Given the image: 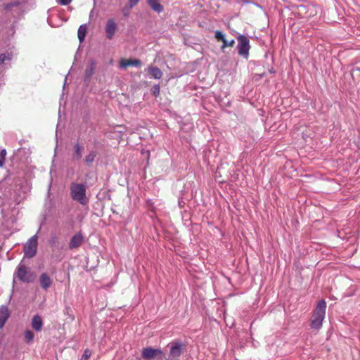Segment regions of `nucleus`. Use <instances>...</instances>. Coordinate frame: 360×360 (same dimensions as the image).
Instances as JSON below:
<instances>
[{
  "label": "nucleus",
  "mask_w": 360,
  "mask_h": 360,
  "mask_svg": "<svg viewBox=\"0 0 360 360\" xmlns=\"http://www.w3.org/2000/svg\"><path fill=\"white\" fill-rule=\"evenodd\" d=\"M71 198L79 202L81 205H86L88 202L86 198V187L83 184L72 183L70 187Z\"/></svg>",
  "instance_id": "nucleus-1"
},
{
  "label": "nucleus",
  "mask_w": 360,
  "mask_h": 360,
  "mask_svg": "<svg viewBox=\"0 0 360 360\" xmlns=\"http://www.w3.org/2000/svg\"><path fill=\"white\" fill-rule=\"evenodd\" d=\"M326 302L324 300L319 301L314 310L311 326L313 328L319 329L322 326V322L325 318Z\"/></svg>",
  "instance_id": "nucleus-2"
},
{
  "label": "nucleus",
  "mask_w": 360,
  "mask_h": 360,
  "mask_svg": "<svg viewBox=\"0 0 360 360\" xmlns=\"http://www.w3.org/2000/svg\"><path fill=\"white\" fill-rule=\"evenodd\" d=\"M16 278L23 283H30L33 280V274L30 268L27 267L22 262H20L13 274V283Z\"/></svg>",
  "instance_id": "nucleus-3"
},
{
  "label": "nucleus",
  "mask_w": 360,
  "mask_h": 360,
  "mask_svg": "<svg viewBox=\"0 0 360 360\" xmlns=\"http://www.w3.org/2000/svg\"><path fill=\"white\" fill-rule=\"evenodd\" d=\"M38 245L37 235L32 236L24 246V255L27 258H32L36 255Z\"/></svg>",
  "instance_id": "nucleus-4"
},
{
  "label": "nucleus",
  "mask_w": 360,
  "mask_h": 360,
  "mask_svg": "<svg viewBox=\"0 0 360 360\" xmlns=\"http://www.w3.org/2000/svg\"><path fill=\"white\" fill-rule=\"evenodd\" d=\"M142 356L146 360H163L165 357L164 354L161 349H153L152 347L143 348L142 350Z\"/></svg>",
  "instance_id": "nucleus-5"
},
{
  "label": "nucleus",
  "mask_w": 360,
  "mask_h": 360,
  "mask_svg": "<svg viewBox=\"0 0 360 360\" xmlns=\"http://www.w3.org/2000/svg\"><path fill=\"white\" fill-rule=\"evenodd\" d=\"M183 344L181 342L171 343L168 358L167 360L178 359L182 353Z\"/></svg>",
  "instance_id": "nucleus-6"
},
{
  "label": "nucleus",
  "mask_w": 360,
  "mask_h": 360,
  "mask_svg": "<svg viewBox=\"0 0 360 360\" xmlns=\"http://www.w3.org/2000/svg\"><path fill=\"white\" fill-rule=\"evenodd\" d=\"M238 51L241 56H247L248 55L250 44L249 39L245 35H240L238 38Z\"/></svg>",
  "instance_id": "nucleus-7"
},
{
  "label": "nucleus",
  "mask_w": 360,
  "mask_h": 360,
  "mask_svg": "<svg viewBox=\"0 0 360 360\" xmlns=\"http://www.w3.org/2000/svg\"><path fill=\"white\" fill-rule=\"evenodd\" d=\"M117 29V25L113 19L108 20L105 31L106 34V37L108 39H112L115 34V32Z\"/></svg>",
  "instance_id": "nucleus-8"
},
{
  "label": "nucleus",
  "mask_w": 360,
  "mask_h": 360,
  "mask_svg": "<svg viewBox=\"0 0 360 360\" xmlns=\"http://www.w3.org/2000/svg\"><path fill=\"white\" fill-rule=\"evenodd\" d=\"M10 316L11 312L8 307L6 305H1L0 307V329L4 326Z\"/></svg>",
  "instance_id": "nucleus-9"
},
{
  "label": "nucleus",
  "mask_w": 360,
  "mask_h": 360,
  "mask_svg": "<svg viewBox=\"0 0 360 360\" xmlns=\"http://www.w3.org/2000/svg\"><path fill=\"white\" fill-rule=\"evenodd\" d=\"M83 151L84 146L79 143H76L73 146V151L72 154V160L76 161L79 160L82 157Z\"/></svg>",
  "instance_id": "nucleus-10"
},
{
  "label": "nucleus",
  "mask_w": 360,
  "mask_h": 360,
  "mask_svg": "<svg viewBox=\"0 0 360 360\" xmlns=\"http://www.w3.org/2000/svg\"><path fill=\"white\" fill-rule=\"evenodd\" d=\"M83 241V236L81 233H76L70 239L69 243L70 249H75L81 245Z\"/></svg>",
  "instance_id": "nucleus-11"
},
{
  "label": "nucleus",
  "mask_w": 360,
  "mask_h": 360,
  "mask_svg": "<svg viewBox=\"0 0 360 360\" xmlns=\"http://www.w3.org/2000/svg\"><path fill=\"white\" fill-rule=\"evenodd\" d=\"M39 283L41 288L46 290L51 285L52 280L47 274L43 273L39 277Z\"/></svg>",
  "instance_id": "nucleus-12"
},
{
  "label": "nucleus",
  "mask_w": 360,
  "mask_h": 360,
  "mask_svg": "<svg viewBox=\"0 0 360 360\" xmlns=\"http://www.w3.org/2000/svg\"><path fill=\"white\" fill-rule=\"evenodd\" d=\"M31 326L37 332H39L42 329L43 321L39 315H35L32 319Z\"/></svg>",
  "instance_id": "nucleus-13"
},
{
  "label": "nucleus",
  "mask_w": 360,
  "mask_h": 360,
  "mask_svg": "<svg viewBox=\"0 0 360 360\" xmlns=\"http://www.w3.org/2000/svg\"><path fill=\"white\" fill-rule=\"evenodd\" d=\"M147 3L150 8L155 12L160 13L163 11V6L160 3V0H147Z\"/></svg>",
  "instance_id": "nucleus-14"
},
{
  "label": "nucleus",
  "mask_w": 360,
  "mask_h": 360,
  "mask_svg": "<svg viewBox=\"0 0 360 360\" xmlns=\"http://www.w3.org/2000/svg\"><path fill=\"white\" fill-rule=\"evenodd\" d=\"M141 64V60L138 59L135 60H125L122 59L120 62V67L121 68H126L128 66H139Z\"/></svg>",
  "instance_id": "nucleus-15"
},
{
  "label": "nucleus",
  "mask_w": 360,
  "mask_h": 360,
  "mask_svg": "<svg viewBox=\"0 0 360 360\" xmlns=\"http://www.w3.org/2000/svg\"><path fill=\"white\" fill-rule=\"evenodd\" d=\"M147 70L152 75V77L155 79H159L162 77V72L158 67L150 65L148 67Z\"/></svg>",
  "instance_id": "nucleus-16"
},
{
  "label": "nucleus",
  "mask_w": 360,
  "mask_h": 360,
  "mask_svg": "<svg viewBox=\"0 0 360 360\" xmlns=\"http://www.w3.org/2000/svg\"><path fill=\"white\" fill-rule=\"evenodd\" d=\"M96 68V62L94 60L90 61L89 65L86 67L85 70V77L86 78H90L95 72Z\"/></svg>",
  "instance_id": "nucleus-17"
},
{
  "label": "nucleus",
  "mask_w": 360,
  "mask_h": 360,
  "mask_svg": "<svg viewBox=\"0 0 360 360\" xmlns=\"http://www.w3.org/2000/svg\"><path fill=\"white\" fill-rule=\"evenodd\" d=\"M86 32L87 27L86 25H82L79 26L77 31V36L80 43L84 41Z\"/></svg>",
  "instance_id": "nucleus-18"
},
{
  "label": "nucleus",
  "mask_w": 360,
  "mask_h": 360,
  "mask_svg": "<svg viewBox=\"0 0 360 360\" xmlns=\"http://www.w3.org/2000/svg\"><path fill=\"white\" fill-rule=\"evenodd\" d=\"M97 155V153L95 150H91L86 155L84 158V162L87 165H90L95 160Z\"/></svg>",
  "instance_id": "nucleus-19"
},
{
  "label": "nucleus",
  "mask_w": 360,
  "mask_h": 360,
  "mask_svg": "<svg viewBox=\"0 0 360 360\" xmlns=\"http://www.w3.org/2000/svg\"><path fill=\"white\" fill-rule=\"evenodd\" d=\"M24 336L27 342H32L34 337L33 332L30 330H26L24 333Z\"/></svg>",
  "instance_id": "nucleus-20"
},
{
  "label": "nucleus",
  "mask_w": 360,
  "mask_h": 360,
  "mask_svg": "<svg viewBox=\"0 0 360 360\" xmlns=\"http://www.w3.org/2000/svg\"><path fill=\"white\" fill-rule=\"evenodd\" d=\"M234 44H235V41L233 39H231V41L224 39L223 41V44L221 46V51H224L226 47H232L234 45Z\"/></svg>",
  "instance_id": "nucleus-21"
},
{
  "label": "nucleus",
  "mask_w": 360,
  "mask_h": 360,
  "mask_svg": "<svg viewBox=\"0 0 360 360\" xmlns=\"http://www.w3.org/2000/svg\"><path fill=\"white\" fill-rule=\"evenodd\" d=\"M6 155V149H2L0 151V167H1L5 162V158Z\"/></svg>",
  "instance_id": "nucleus-22"
},
{
  "label": "nucleus",
  "mask_w": 360,
  "mask_h": 360,
  "mask_svg": "<svg viewBox=\"0 0 360 360\" xmlns=\"http://www.w3.org/2000/svg\"><path fill=\"white\" fill-rule=\"evenodd\" d=\"M215 38L219 41H224L226 39L224 34L219 30L215 31Z\"/></svg>",
  "instance_id": "nucleus-23"
},
{
  "label": "nucleus",
  "mask_w": 360,
  "mask_h": 360,
  "mask_svg": "<svg viewBox=\"0 0 360 360\" xmlns=\"http://www.w3.org/2000/svg\"><path fill=\"white\" fill-rule=\"evenodd\" d=\"M91 355V352L86 349L84 350L83 355L81 357V360H89Z\"/></svg>",
  "instance_id": "nucleus-24"
},
{
  "label": "nucleus",
  "mask_w": 360,
  "mask_h": 360,
  "mask_svg": "<svg viewBox=\"0 0 360 360\" xmlns=\"http://www.w3.org/2000/svg\"><path fill=\"white\" fill-rule=\"evenodd\" d=\"M11 58L9 56H6V54L3 53L0 55V65L3 64L6 60H11Z\"/></svg>",
  "instance_id": "nucleus-25"
},
{
  "label": "nucleus",
  "mask_w": 360,
  "mask_h": 360,
  "mask_svg": "<svg viewBox=\"0 0 360 360\" xmlns=\"http://www.w3.org/2000/svg\"><path fill=\"white\" fill-rule=\"evenodd\" d=\"M56 2L62 6H67L71 3L72 0H56Z\"/></svg>",
  "instance_id": "nucleus-26"
},
{
  "label": "nucleus",
  "mask_w": 360,
  "mask_h": 360,
  "mask_svg": "<svg viewBox=\"0 0 360 360\" xmlns=\"http://www.w3.org/2000/svg\"><path fill=\"white\" fill-rule=\"evenodd\" d=\"M131 8H129V4L128 6H127L125 8H123L122 10V12H123V15L125 16V17H128L129 13H130V10Z\"/></svg>",
  "instance_id": "nucleus-27"
},
{
  "label": "nucleus",
  "mask_w": 360,
  "mask_h": 360,
  "mask_svg": "<svg viewBox=\"0 0 360 360\" xmlns=\"http://www.w3.org/2000/svg\"><path fill=\"white\" fill-rule=\"evenodd\" d=\"M140 0H129V8H132L134 6H135Z\"/></svg>",
  "instance_id": "nucleus-28"
},
{
  "label": "nucleus",
  "mask_w": 360,
  "mask_h": 360,
  "mask_svg": "<svg viewBox=\"0 0 360 360\" xmlns=\"http://www.w3.org/2000/svg\"><path fill=\"white\" fill-rule=\"evenodd\" d=\"M154 89H155L154 94H159V91H160V87H159V86H154Z\"/></svg>",
  "instance_id": "nucleus-29"
},
{
  "label": "nucleus",
  "mask_w": 360,
  "mask_h": 360,
  "mask_svg": "<svg viewBox=\"0 0 360 360\" xmlns=\"http://www.w3.org/2000/svg\"><path fill=\"white\" fill-rule=\"evenodd\" d=\"M356 70H357L358 71H360V68H356Z\"/></svg>",
  "instance_id": "nucleus-30"
}]
</instances>
